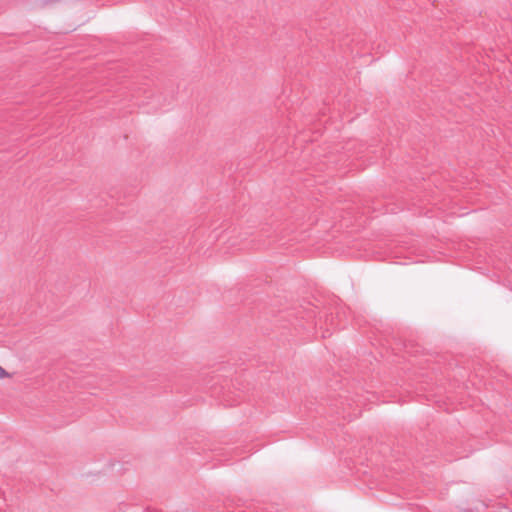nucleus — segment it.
Segmentation results:
<instances>
[{"label": "nucleus", "mask_w": 512, "mask_h": 512, "mask_svg": "<svg viewBox=\"0 0 512 512\" xmlns=\"http://www.w3.org/2000/svg\"><path fill=\"white\" fill-rule=\"evenodd\" d=\"M8 376V373L0 366V379Z\"/></svg>", "instance_id": "nucleus-1"}]
</instances>
